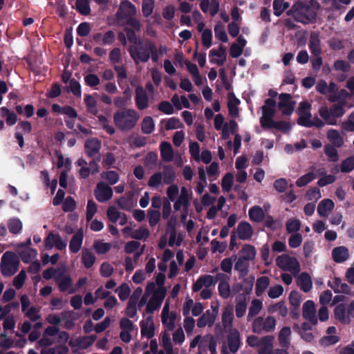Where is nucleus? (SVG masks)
<instances>
[{
	"label": "nucleus",
	"instance_id": "f257e3e1",
	"mask_svg": "<svg viewBox=\"0 0 354 354\" xmlns=\"http://www.w3.org/2000/svg\"><path fill=\"white\" fill-rule=\"evenodd\" d=\"M165 281V275L159 273L156 278V282L151 281L147 284L145 293L139 300L138 308L145 306V313L151 315L160 308L167 294Z\"/></svg>",
	"mask_w": 354,
	"mask_h": 354
},
{
	"label": "nucleus",
	"instance_id": "f03ea898",
	"mask_svg": "<svg viewBox=\"0 0 354 354\" xmlns=\"http://www.w3.org/2000/svg\"><path fill=\"white\" fill-rule=\"evenodd\" d=\"M192 195V192H189L185 187L180 189L176 184L169 185L167 189V196L174 203V210L182 211L180 216L182 222L187 218Z\"/></svg>",
	"mask_w": 354,
	"mask_h": 354
},
{
	"label": "nucleus",
	"instance_id": "7ed1b4c3",
	"mask_svg": "<svg viewBox=\"0 0 354 354\" xmlns=\"http://www.w3.org/2000/svg\"><path fill=\"white\" fill-rule=\"evenodd\" d=\"M276 113V102L271 98L266 99L261 106V116L259 122L264 129H275L286 132L291 129V125L285 121H275L274 116Z\"/></svg>",
	"mask_w": 354,
	"mask_h": 354
},
{
	"label": "nucleus",
	"instance_id": "20e7f679",
	"mask_svg": "<svg viewBox=\"0 0 354 354\" xmlns=\"http://www.w3.org/2000/svg\"><path fill=\"white\" fill-rule=\"evenodd\" d=\"M140 115L134 109H126L116 111L113 114V122L118 129L128 131L137 124Z\"/></svg>",
	"mask_w": 354,
	"mask_h": 354
},
{
	"label": "nucleus",
	"instance_id": "39448f33",
	"mask_svg": "<svg viewBox=\"0 0 354 354\" xmlns=\"http://www.w3.org/2000/svg\"><path fill=\"white\" fill-rule=\"evenodd\" d=\"M290 12L294 19L303 24H309L315 21L316 12L306 1H299L291 8Z\"/></svg>",
	"mask_w": 354,
	"mask_h": 354
},
{
	"label": "nucleus",
	"instance_id": "423d86ee",
	"mask_svg": "<svg viewBox=\"0 0 354 354\" xmlns=\"http://www.w3.org/2000/svg\"><path fill=\"white\" fill-rule=\"evenodd\" d=\"M127 37L130 42L133 43V45L129 48V53L136 63L147 62L150 57V50L147 48L149 41L142 46L140 39L137 38L131 31L127 32Z\"/></svg>",
	"mask_w": 354,
	"mask_h": 354
},
{
	"label": "nucleus",
	"instance_id": "0eeeda50",
	"mask_svg": "<svg viewBox=\"0 0 354 354\" xmlns=\"http://www.w3.org/2000/svg\"><path fill=\"white\" fill-rule=\"evenodd\" d=\"M311 104L306 100L301 102L298 107V124L306 127L315 126L322 128L324 122L317 117L313 118L310 113Z\"/></svg>",
	"mask_w": 354,
	"mask_h": 354
},
{
	"label": "nucleus",
	"instance_id": "6e6552de",
	"mask_svg": "<svg viewBox=\"0 0 354 354\" xmlns=\"http://www.w3.org/2000/svg\"><path fill=\"white\" fill-rule=\"evenodd\" d=\"M346 105V102H341L333 104L330 109L326 106H322L319 108L318 112L327 124L335 125L337 123V119L345 114L344 107Z\"/></svg>",
	"mask_w": 354,
	"mask_h": 354
},
{
	"label": "nucleus",
	"instance_id": "1a4fd4ad",
	"mask_svg": "<svg viewBox=\"0 0 354 354\" xmlns=\"http://www.w3.org/2000/svg\"><path fill=\"white\" fill-rule=\"evenodd\" d=\"M277 320L272 315H269L266 318L257 317L252 322V329L254 333L258 334L263 332L270 333L275 330Z\"/></svg>",
	"mask_w": 354,
	"mask_h": 354
},
{
	"label": "nucleus",
	"instance_id": "9d476101",
	"mask_svg": "<svg viewBox=\"0 0 354 354\" xmlns=\"http://www.w3.org/2000/svg\"><path fill=\"white\" fill-rule=\"evenodd\" d=\"M19 261L17 257L12 252H6L1 261V270L4 276H11L14 274L19 268Z\"/></svg>",
	"mask_w": 354,
	"mask_h": 354
},
{
	"label": "nucleus",
	"instance_id": "9b49d317",
	"mask_svg": "<svg viewBox=\"0 0 354 354\" xmlns=\"http://www.w3.org/2000/svg\"><path fill=\"white\" fill-rule=\"evenodd\" d=\"M276 265L284 271H289L293 274L300 271L299 263L295 257L283 254L276 259Z\"/></svg>",
	"mask_w": 354,
	"mask_h": 354
},
{
	"label": "nucleus",
	"instance_id": "f8f14e48",
	"mask_svg": "<svg viewBox=\"0 0 354 354\" xmlns=\"http://www.w3.org/2000/svg\"><path fill=\"white\" fill-rule=\"evenodd\" d=\"M56 283L59 290L62 292H68V294L75 293L77 288L73 286V281L67 271V269L62 268L61 272L56 277Z\"/></svg>",
	"mask_w": 354,
	"mask_h": 354
},
{
	"label": "nucleus",
	"instance_id": "ddd939ff",
	"mask_svg": "<svg viewBox=\"0 0 354 354\" xmlns=\"http://www.w3.org/2000/svg\"><path fill=\"white\" fill-rule=\"evenodd\" d=\"M176 318V312L170 310L169 302L166 301L161 312L162 324L166 330L171 331L174 329Z\"/></svg>",
	"mask_w": 354,
	"mask_h": 354
},
{
	"label": "nucleus",
	"instance_id": "4468645a",
	"mask_svg": "<svg viewBox=\"0 0 354 354\" xmlns=\"http://www.w3.org/2000/svg\"><path fill=\"white\" fill-rule=\"evenodd\" d=\"M218 313V306H212V309L207 310L205 313L198 319L197 326L204 328L207 326L211 327L214 325Z\"/></svg>",
	"mask_w": 354,
	"mask_h": 354
},
{
	"label": "nucleus",
	"instance_id": "2eb2a0df",
	"mask_svg": "<svg viewBox=\"0 0 354 354\" xmlns=\"http://www.w3.org/2000/svg\"><path fill=\"white\" fill-rule=\"evenodd\" d=\"M140 333L142 337L147 339L152 338L155 335V324L152 315L143 317L140 322Z\"/></svg>",
	"mask_w": 354,
	"mask_h": 354
},
{
	"label": "nucleus",
	"instance_id": "dca6fc26",
	"mask_svg": "<svg viewBox=\"0 0 354 354\" xmlns=\"http://www.w3.org/2000/svg\"><path fill=\"white\" fill-rule=\"evenodd\" d=\"M120 328L121 329L120 333L121 340L125 343L130 342L132 339L131 333L134 329L133 322L127 317H123L120 321Z\"/></svg>",
	"mask_w": 354,
	"mask_h": 354
},
{
	"label": "nucleus",
	"instance_id": "f3484780",
	"mask_svg": "<svg viewBox=\"0 0 354 354\" xmlns=\"http://www.w3.org/2000/svg\"><path fill=\"white\" fill-rule=\"evenodd\" d=\"M95 197L97 201L104 203L109 201L113 196V190L111 187L104 183L97 184L94 190Z\"/></svg>",
	"mask_w": 354,
	"mask_h": 354
},
{
	"label": "nucleus",
	"instance_id": "a211bd4d",
	"mask_svg": "<svg viewBox=\"0 0 354 354\" xmlns=\"http://www.w3.org/2000/svg\"><path fill=\"white\" fill-rule=\"evenodd\" d=\"M278 107L283 115L292 114L295 109V102L292 100L291 95L281 93L279 96Z\"/></svg>",
	"mask_w": 354,
	"mask_h": 354
},
{
	"label": "nucleus",
	"instance_id": "6ab92c4d",
	"mask_svg": "<svg viewBox=\"0 0 354 354\" xmlns=\"http://www.w3.org/2000/svg\"><path fill=\"white\" fill-rule=\"evenodd\" d=\"M209 62L218 66H223L227 59V51L225 47L220 45L218 48H214L209 53Z\"/></svg>",
	"mask_w": 354,
	"mask_h": 354
},
{
	"label": "nucleus",
	"instance_id": "aec40b11",
	"mask_svg": "<svg viewBox=\"0 0 354 354\" xmlns=\"http://www.w3.org/2000/svg\"><path fill=\"white\" fill-rule=\"evenodd\" d=\"M203 307L201 303H194L192 299H187L183 304V314L184 316L189 315L190 312L193 316H198L203 312Z\"/></svg>",
	"mask_w": 354,
	"mask_h": 354
},
{
	"label": "nucleus",
	"instance_id": "412c9836",
	"mask_svg": "<svg viewBox=\"0 0 354 354\" xmlns=\"http://www.w3.org/2000/svg\"><path fill=\"white\" fill-rule=\"evenodd\" d=\"M233 319L234 308L232 305H227L224 308L221 317L222 325L225 332H229L234 329L232 328Z\"/></svg>",
	"mask_w": 354,
	"mask_h": 354
},
{
	"label": "nucleus",
	"instance_id": "4be33fe9",
	"mask_svg": "<svg viewBox=\"0 0 354 354\" xmlns=\"http://www.w3.org/2000/svg\"><path fill=\"white\" fill-rule=\"evenodd\" d=\"M67 241L62 239L58 234H50L45 240V248L47 250L55 247L58 250H63L66 248Z\"/></svg>",
	"mask_w": 354,
	"mask_h": 354
},
{
	"label": "nucleus",
	"instance_id": "5701e85b",
	"mask_svg": "<svg viewBox=\"0 0 354 354\" xmlns=\"http://www.w3.org/2000/svg\"><path fill=\"white\" fill-rule=\"evenodd\" d=\"M136 12L137 10L136 6L129 1L124 0L120 4L119 9L117 12V16L118 18L122 19L125 17L133 16Z\"/></svg>",
	"mask_w": 354,
	"mask_h": 354
},
{
	"label": "nucleus",
	"instance_id": "b1692460",
	"mask_svg": "<svg viewBox=\"0 0 354 354\" xmlns=\"http://www.w3.org/2000/svg\"><path fill=\"white\" fill-rule=\"evenodd\" d=\"M216 281L212 275L201 276L194 283L192 290L194 292H198L204 288H208L214 286Z\"/></svg>",
	"mask_w": 354,
	"mask_h": 354
},
{
	"label": "nucleus",
	"instance_id": "393cba45",
	"mask_svg": "<svg viewBox=\"0 0 354 354\" xmlns=\"http://www.w3.org/2000/svg\"><path fill=\"white\" fill-rule=\"evenodd\" d=\"M200 8L204 13L215 16L219 11L220 3L218 0H201Z\"/></svg>",
	"mask_w": 354,
	"mask_h": 354
},
{
	"label": "nucleus",
	"instance_id": "a878e982",
	"mask_svg": "<svg viewBox=\"0 0 354 354\" xmlns=\"http://www.w3.org/2000/svg\"><path fill=\"white\" fill-rule=\"evenodd\" d=\"M230 334L227 336V344L230 351L234 353L237 352L241 346V335L239 330L234 328L231 331H229Z\"/></svg>",
	"mask_w": 354,
	"mask_h": 354
},
{
	"label": "nucleus",
	"instance_id": "bb28decb",
	"mask_svg": "<svg viewBox=\"0 0 354 354\" xmlns=\"http://www.w3.org/2000/svg\"><path fill=\"white\" fill-rule=\"evenodd\" d=\"M236 233L240 239L249 240L252 238L254 230L252 225L246 221H242L237 225Z\"/></svg>",
	"mask_w": 354,
	"mask_h": 354
},
{
	"label": "nucleus",
	"instance_id": "cd10ccee",
	"mask_svg": "<svg viewBox=\"0 0 354 354\" xmlns=\"http://www.w3.org/2000/svg\"><path fill=\"white\" fill-rule=\"evenodd\" d=\"M315 88L317 92L328 96V97L337 91V86L334 82H330L328 84L326 82L323 80L317 82Z\"/></svg>",
	"mask_w": 354,
	"mask_h": 354
},
{
	"label": "nucleus",
	"instance_id": "c85d7f7f",
	"mask_svg": "<svg viewBox=\"0 0 354 354\" xmlns=\"http://www.w3.org/2000/svg\"><path fill=\"white\" fill-rule=\"evenodd\" d=\"M135 100L136 106L140 110L145 109L149 106V97L142 86L136 87Z\"/></svg>",
	"mask_w": 354,
	"mask_h": 354
},
{
	"label": "nucleus",
	"instance_id": "c756f323",
	"mask_svg": "<svg viewBox=\"0 0 354 354\" xmlns=\"http://www.w3.org/2000/svg\"><path fill=\"white\" fill-rule=\"evenodd\" d=\"M109 219L113 223H118L121 225H124L127 222V216L124 214L119 212L115 207L111 206L106 212Z\"/></svg>",
	"mask_w": 354,
	"mask_h": 354
},
{
	"label": "nucleus",
	"instance_id": "7c9ffc66",
	"mask_svg": "<svg viewBox=\"0 0 354 354\" xmlns=\"http://www.w3.org/2000/svg\"><path fill=\"white\" fill-rule=\"evenodd\" d=\"M225 277L222 273L216 274V279H221L218 286L219 295L223 299H227L232 294V289L227 280L224 279Z\"/></svg>",
	"mask_w": 354,
	"mask_h": 354
},
{
	"label": "nucleus",
	"instance_id": "2f4dec72",
	"mask_svg": "<svg viewBox=\"0 0 354 354\" xmlns=\"http://www.w3.org/2000/svg\"><path fill=\"white\" fill-rule=\"evenodd\" d=\"M247 41L243 36H239L236 43H233L230 48V55L233 58L240 57L243 52V48L246 46Z\"/></svg>",
	"mask_w": 354,
	"mask_h": 354
},
{
	"label": "nucleus",
	"instance_id": "473e14b6",
	"mask_svg": "<svg viewBox=\"0 0 354 354\" xmlns=\"http://www.w3.org/2000/svg\"><path fill=\"white\" fill-rule=\"evenodd\" d=\"M274 339V337L270 335L261 337V341L257 348V353L259 354H270L273 348Z\"/></svg>",
	"mask_w": 354,
	"mask_h": 354
},
{
	"label": "nucleus",
	"instance_id": "72a5a7b5",
	"mask_svg": "<svg viewBox=\"0 0 354 354\" xmlns=\"http://www.w3.org/2000/svg\"><path fill=\"white\" fill-rule=\"evenodd\" d=\"M302 315L305 319L313 322L314 324L317 323V319L315 317V306L313 301L308 300L304 304Z\"/></svg>",
	"mask_w": 354,
	"mask_h": 354
},
{
	"label": "nucleus",
	"instance_id": "f704fd0d",
	"mask_svg": "<svg viewBox=\"0 0 354 354\" xmlns=\"http://www.w3.org/2000/svg\"><path fill=\"white\" fill-rule=\"evenodd\" d=\"M292 331L290 327L283 326L278 333V342L281 346L288 348L290 345Z\"/></svg>",
	"mask_w": 354,
	"mask_h": 354
},
{
	"label": "nucleus",
	"instance_id": "c9c22d12",
	"mask_svg": "<svg viewBox=\"0 0 354 354\" xmlns=\"http://www.w3.org/2000/svg\"><path fill=\"white\" fill-rule=\"evenodd\" d=\"M309 49L313 55H318L322 53L321 40L317 32H312L309 38Z\"/></svg>",
	"mask_w": 354,
	"mask_h": 354
},
{
	"label": "nucleus",
	"instance_id": "e433bc0d",
	"mask_svg": "<svg viewBox=\"0 0 354 354\" xmlns=\"http://www.w3.org/2000/svg\"><path fill=\"white\" fill-rule=\"evenodd\" d=\"M332 258L336 263H343L349 258L348 250L344 246L334 248L332 251Z\"/></svg>",
	"mask_w": 354,
	"mask_h": 354
},
{
	"label": "nucleus",
	"instance_id": "4c0bfd02",
	"mask_svg": "<svg viewBox=\"0 0 354 354\" xmlns=\"http://www.w3.org/2000/svg\"><path fill=\"white\" fill-rule=\"evenodd\" d=\"M268 312L270 314H277L282 317H286L288 314V309L284 301H279L268 306Z\"/></svg>",
	"mask_w": 354,
	"mask_h": 354
},
{
	"label": "nucleus",
	"instance_id": "58836bf2",
	"mask_svg": "<svg viewBox=\"0 0 354 354\" xmlns=\"http://www.w3.org/2000/svg\"><path fill=\"white\" fill-rule=\"evenodd\" d=\"M335 204L330 199H324L318 205L317 212L320 216L327 217L334 209Z\"/></svg>",
	"mask_w": 354,
	"mask_h": 354
},
{
	"label": "nucleus",
	"instance_id": "ea45409f",
	"mask_svg": "<svg viewBox=\"0 0 354 354\" xmlns=\"http://www.w3.org/2000/svg\"><path fill=\"white\" fill-rule=\"evenodd\" d=\"M297 285L304 292H310L313 288V281L310 276L307 272H302L298 276Z\"/></svg>",
	"mask_w": 354,
	"mask_h": 354
},
{
	"label": "nucleus",
	"instance_id": "a19ab883",
	"mask_svg": "<svg viewBox=\"0 0 354 354\" xmlns=\"http://www.w3.org/2000/svg\"><path fill=\"white\" fill-rule=\"evenodd\" d=\"M334 316L335 318L342 324H350L347 308H346L343 304H339L335 307L334 310Z\"/></svg>",
	"mask_w": 354,
	"mask_h": 354
},
{
	"label": "nucleus",
	"instance_id": "79ce46f5",
	"mask_svg": "<svg viewBox=\"0 0 354 354\" xmlns=\"http://www.w3.org/2000/svg\"><path fill=\"white\" fill-rule=\"evenodd\" d=\"M160 155L163 160L171 162L174 158V153L171 145L167 142H162L160 146Z\"/></svg>",
	"mask_w": 354,
	"mask_h": 354
},
{
	"label": "nucleus",
	"instance_id": "37998d69",
	"mask_svg": "<svg viewBox=\"0 0 354 354\" xmlns=\"http://www.w3.org/2000/svg\"><path fill=\"white\" fill-rule=\"evenodd\" d=\"M238 129V124L234 120H231L229 122H225L223 128L221 129L222 131V138L224 140H227L230 138V134H236V131Z\"/></svg>",
	"mask_w": 354,
	"mask_h": 354
},
{
	"label": "nucleus",
	"instance_id": "c03bdc74",
	"mask_svg": "<svg viewBox=\"0 0 354 354\" xmlns=\"http://www.w3.org/2000/svg\"><path fill=\"white\" fill-rule=\"evenodd\" d=\"M83 237L84 232L82 230H79L73 236L69 244V249L72 252L76 253L80 250L83 241Z\"/></svg>",
	"mask_w": 354,
	"mask_h": 354
},
{
	"label": "nucleus",
	"instance_id": "a18cd8bd",
	"mask_svg": "<svg viewBox=\"0 0 354 354\" xmlns=\"http://www.w3.org/2000/svg\"><path fill=\"white\" fill-rule=\"evenodd\" d=\"M239 257L245 259L248 261H253L257 254L255 248L250 244H244L239 251Z\"/></svg>",
	"mask_w": 354,
	"mask_h": 354
},
{
	"label": "nucleus",
	"instance_id": "49530a36",
	"mask_svg": "<svg viewBox=\"0 0 354 354\" xmlns=\"http://www.w3.org/2000/svg\"><path fill=\"white\" fill-rule=\"evenodd\" d=\"M101 142L97 138H91L88 140L85 143V151L88 156H92L100 151Z\"/></svg>",
	"mask_w": 354,
	"mask_h": 354
},
{
	"label": "nucleus",
	"instance_id": "de8ad7c7",
	"mask_svg": "<svg viewBox=\"0 0 354 354\" xmlns=\"http://www.w3.org/2000/svg\"><path fill=\"white\" fill-rule=\"evenodd\" d=\"M162 173L163 183L167 185H172L175 180L176 174L174 168L171 165H166Z\"/></svg>",
	"mask_w": 354,
	"mask_h": 354
},
{
	"label": "nucleus",
	"instance_id": "09e8293b",
	"mask_svg": "<svg viewBox=\"0 0 354 354\" xmlns=\"http://www.w3.org/2000/svg\"><path fill=\"white\" fill-rule=\"evenodd\" d=\"M93 40L100 44H111L115 40V35L111 31H108L104 35L97 33L93 36Z\"/></svg>",
	"mask_w": 354,
	"mask_h": 354
},
{
	"label": "nucleus",
	"instance_id": "8fccbe9b",
	"mask_svg": "<svg viewBox=\"0 0 354 354\" xmlns=\"http://www.w3.org/2000/svg\"><path fill=\"white\" fill-rule=\"evenodd\" d=\"M328 140L336 147H340L344 144V139L338 131L330 129L327 131Z\"/></svg>",
	"mask_w": 354,
	"mask_h": 354
},
{
	"label": "nucleus",
	"instance_id": "3c124183",
	"mask_svg": "<svg viewBox=\"0 0 354 354\" xmlns=\"http://www.w3.org/2000/svg\"><path fill=\"white\" fill-rule=\"evenodd\" d=\"M94 336H87L82 338H77L70 342L72 346H77L80 348H86L95 342Z\"/></svg>",
	"mask_w": 354,
	"mask_h": 354
},
{
	"label": "nucleus",
	"instance_id": "603ef678",
	"mask_svg": "<svg viewBox=\"0 0 354 354\" xmlns=\"http://www.w3.org/2000/svg\"><path fill=\"white\" fill-rule=\"evenodd\" d=\"M239 103V100L235 97L232 94L229 95L227 107L230 115L233 118H236L239 115L238 105Z\"/></svg>",
	"mask_w": 354,
	"mask_h": 354
},
{
	"label": "nucleus",
	"instance_id": "864d4df0",
	"mask_svg": "<svg viewBox=\"0 0 354 354\" xmlns=\"http://www.w3.org/2000/svg\"><path fill=\"white\" fill-rule=\"evenodd\" d=\"M171 102L178 110L183 108L189 109L191 106L188 99L185 95L179 97L177 94L174 95L171 98Z\"/></svg>",
	"mask_w": 354,
	"mask_h": 354
},
{
	"label": "nucleus",
	"instance_id": "5fc2aeb1",
	"mask_svg": "<svg viewBox=\"0 0 354 354\" xmlns=\"http://www.w3.org/2000/svg\"><path fill=\"white\" fill-rule=\"evenodd\" d=\"M250 218L255 222H261L263 221L265 214L263 209L257 205L252 207L248 212Z\"/></svg>",
	"mask_w": 354,
	"mask_h": 354
},
{
	"label": "nucleus",
	"instance_id": "6e6d98bb",
	"mask_svg": "<svg viewBox=\"0 0 354 354\" xmlns=\"http://www.w3.org/2000/svg\"><path fill=\"white\" fill-rule=\"evenodd\" d=\"M214 31L215 34V37L223 43H227L228 41V37L225 32V26L221 23L217 22L214 28Z\"/></svg>",
	"mask_w": 354,
	"mask_h": 354
},
{
	"label": "nucleus",
	"instance_id": "4d7b16f0",
	"mask_svg": "<svg viewBox=\"0 0 354 354\" xmlns=\"http://www.w3.org/2000/svg\"><path fill=\"white\" fill-rule=\"evenodd\" d=\"M160 345L162 348V351H166L169 353H175L171 342L170 335L166 331L161 334Z\"/></svg>",
	"mask_w": 354,
	"mask_h": 354
},
{
	"label": "nucleus",
	"instance_id": "13d9d810",
	"mask_svg": "<svg viewBox=\"0 0 354 354\" xmlns=\"http://www.w3.org/2000/svg\"><path fill=\"white\" fill-rule=\"evenodd\" d=\"M262 308L263 303L261 300L258 299H253L249 308V311L248 314V319L252 318L258 315L261 310Z\"/></svg>",
	"mask_w": 354,
	"mask_h": 354
},
{
	"label": "nucleus",
	"instance_id": "bf43d9fd",
	"mask_svg": "<svg viewBox=\"0 0 354 354\" xmlns=\"http://www.w3.org/2000/svg\"><path fill=\"white\" fill-rule=\"evenodd\" d=\"M270 284V280L267 277H261L257 280L256 283V295L259 297Z\"/></svg>",
	"mask_w": 354,
	"mask_h": 354
},
{
	"label": "nucleus",
	"instance_id": "052dcab7",
	"mask_svg": "<svg viewBox=\"0 0 354 354\" xmlns=\"http://www.w3.org/2000/svg\"><path fill=\"white\" fill-rule=\"evenodd\" d=\"M84 102L88 112L93 115H97L98 109L97 107V101L93 96L86 95L84 97Z\"/></svg>",
	"mask_w": 354,
	"mask_h": 354
},
{
	"label": "nucleus",
	"instance_id": "680f3d73",
	"mask_svg": "<svg viewBox=\"0 0 354 354\" xmlns=\"http://www.w3.org/2000/svg\"><path fill=\"white\" fill-rule=\"evenodd\" d=\"M203 342H205V346L208 347L209 351L211 354H216V346L217 341L214 335L211 334L206 335L203 336Z\"/></svg>",
	"mask_w": 354,
	"mask_h": 354
},
{
	"label": "nucleus",
	"instance_id": "e2e57ef3",
	"mask_svg": "<svg viewBox=\"0 0 354 354\" xmlns=\"http://www.w3.org/2000/svg\"><path fill=\"white\" fill-rule=\"evenodd\" d=\"M248 268L249 261L241 257H239L236 262L235 263L234 268L239 272L240 276L244 277L245 275H246L248 271Z\"/></svg>",
	"mask_w": 354,
	"mask_h": 354
},
{
	"label": "nucleus",
	"instance_id": "0e129e2a",
	"mask_svg": "<svg viewBox=\"0 0 354 354\" xmlns=\"http://www.w3.org/2000/svg\"><path fill=\"white\" fill-rule=\"evenodd\" d=\"M234 175L232 173H227L221 180V187L224 192H229L234 183Z\"/></svg>",
	"mask_w": 354,
	"mask_h": 354
},
{
	"label": "nucleus",
	"instance_id": "69168bd1",
	"mask_svg": "<svg viewBox=\"0 0 354 354\" xmlns=\"http://www.w3.org/2000/svg\"><path fill=\"white\" fill-rule=\"evenodd\" d=\"M289 3L285 0H274L273 9L274 15L280 16L288 8Z\"/></svg>",
	"mask_w": 354,
	"mask_h": 354
},
{
	"label": "nucleus",
	"instance_id": "338daca9",
	"mask_svg": "<svg viewBox=\"0 0 354 354\" xmlns=\"http://www.w3.org/2000/svg\"><path fill=\"white\" fill-rule=\"evenodd\" d=\"M115 292H118L121 301H125L130 297L131 289L127 283H124L116 289Z\"/></svg>",
	"mask_w": 354,
	"mask_h": 354
},
{
	"label": "nucleus",
	"instance_id": "774afa93",
	"mask_svg": "<svg viewBox=\"0 0 354 354\" xmlns=\"http://www.w3.org/2000/svg\"><path fill=\"white\" fill-rule=\"evenodd\" d=\"M68 352V348L65 346H59L56 348L48 346L42 348L41 354H65Z\"/></svg>",
	"mask_w": 354,
	"mask_h": 354
}]
</instances>
